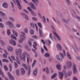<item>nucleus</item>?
Masks as SVG:
<instances>
[{
	"instance_id": "obj_1",
	"label": "nucleus",
	"mask_w": 80,
	"mask_h": 80,
	"mask_svg": "<svg viewBox=\"0 0 80 80\" xmlns=\"http://www.w3.org/2000/svg\"><path fill=\"white\" fill-rule=\"evenodd\" d=\"M27 56V62L28 64L29 63V60L30 58V55L28 54V53L27 52H25L23 55L20 56V58L21 60H22L23 62H25V56Z\"/></svg>"
},
{
	"instance_id": "obj_2",
	"label": "nucleus",
	"mask_w": 80,
	"mask_h": 80,
	"mask_svg": "<svg viewBox=\"0 0 80 80\" xmlns=\"http://www.w3.org/2000/svg\"><path fill=\"white\" fill-rule=\"evenodd\" d=\"M66 65L68 69H70L72 68V63L70 61H67L66 62Z\"/></svg>"
},
{
	"instance_id": "obj_3",
	"label": "nucleus",
	"mask_w": 80,
	"mask_h": 80,
	"mask_svg": "<svg viewBox=\"0 0 80 80\" xmlns=\"http://www.w3.org/2000/svg\"><path fill=\"white\" fill-rule=\"evenodd\" d=\"M22 50L21 48L17 49L15 50V54L16 56H19V54L22 53Z\"/></svg>"
},
{
	"instance_id": "obj_4",
	"label": "nucleus",
	"mask_w": 80,
	"mask_h": 80,
	"mask_svg": "<svg viewBox=\"0 0 80 80\" xmlns=\"http://www.w3.org/2000/svg\"><path fill=\"white\" fill-rule=\"evenodd\" d=\"M59 54L62 57L59 55H57L56 56V58L58 59V60H62V58H64V56L63 55V54L61 53H60Z\"/></svg>"
},
{
	"instance_id": "obj_5",
	"label": "nucleus",
	"mask_w": 80,
	"mask_h": 80,
	"mask_svg": "<svg viewBox=\"0 0 80 80\" xmlns=\"http://www.w3.org/2000/svg\"><path fill=\"white\" fill-rule=\"evenodd\" d=\"M28 5H29L31 8H32V9H33V10H37V7L34 5V4L32 2H30L28 4Z\"/></svg>"
},
{
	"instance_id": "obj_6",
	"label": "nucleus",
	"mask_w": 80,
	"mask_h": 80,
	"mask_svg": "<svg viewBox=\"0 0 80 80\" xmlns=\"http://www.w3.org/2000/svg\"><path fill=\"white\" fill-rule=\"evenodd\" d=\"M20 39L19 40V42L20 43H23V41L24 40H25L26 38L25 37L23 36L22 35H20Z\"/></svg>"
},
{
	"instance_id": "obj_7",
	"label": "nucleus",
	"mask_w": 80,
	"mask_h": 80,
	"mask_svg": "<svg viewBox=\"0 0 80 80\" xmlns=\"http://www.w3.org/2000/svg\"><path fill=\"white\" fill-rule=\"evenodd\" d=\"M9 43L13 46H16V45H17L16 42H15V41L13 39L10 40L9 41Z\"/></svg>"
},
{
	"instance_id": "obj_8",
	"label": "nucleus",
	"mask_w": 80,
	"mask_h": 80,
	"mask_svg": "<svg viewBox=\"0 0 80 80\" xmlns=\"http://www.w3.org/2000/svg\"><path fill=\"white\" fill-rule=\"evenodd\" d=\"M16 2L17 3V5H18V7L19 9L20 10H22V6H21V5L20 2H19V1L18 0H16Z\"/></svg>"
},
{
	"instance_id": "obj_9",
	"label": "nucleus",
	"mask_w": 80,
	"mask_h": 80,
	"mask_svg": "<svg viewBox=\"0 0 80 80\" xmlns=\"http://www.w3.org/2000/svg\"><path fill=\"white\" fill-rule=\"evenodd\" d=\"M32 1L36 7L38 6V4L39 3V0H32Z\"/></svg>"
},
{
	"instance_id": "obj_10",
	"label": "nucleus",
	"mask_w": 80,
	"mask_h": 80,
	"mask_svg": "<svg viewBox=\"0 0 80 80\" xmlns=\"http://www.w3.org/2000/svg\"><path fill=\"white\" fill-rule=\"evenodd\" d=\"M53 32L54 35L57 37L58 40H59V41L61 40V38H60V36L58 35V34L55 32Z\"/></svg>"
},
{
	"instance_id": "obj_11",
	"label": "nucleus",
	"mask_w": 80,
	"mask_h": 80,
	"mask_svg": "<svg viewBox=\"0 0 80 80\" xmlns=\"http://www.w3.org/2000/svg\"><path fill=\"white\" fill-rule=\"evenodd\" d=\"M8 75L9 78H10V80H15V78H13V77L12 75V74H11V73H10V72H8Z\"/></svg>"
},
{
	"instance_id": "obj_12",
	"label": "nucleus",
	"mask_w": 80,
	"mask_h": 80,
	"mask_svg": "<svg viewBox=\"0 0 80 80\" xmlns=\"http://www.w3.org/2000/svg\"><path fill=\"white\" fill-rule=\"evenodd\" d=\"M58 74L59 78H60L61 80H62V77H63V73L62 72H59Z\"/></svg>"
},
{
	"instance_id": "obj_13",
	"label": "nucleus",
	"mask_w": 80,
	"mask_h": 80,
	"mask_svg": "<svg viewBox=\"0 0 80 80\" xmlns=\"http://www.w3.org/2000/svg\"><path fill=\"white\" fill-rule=\"evenodd\" d=\"M57 48L58 50L60 51L62 50V46H61V45H60V44H57Z\"/></svg>"
},
{
	"instance_id": "obj_14",
	"label": "nucleus",
	"mask_w": 80,
	"mask_h": 80,
	"mask_svg": "<svg viewBox=\"0 0 80 80\" xmlns=\"http://www.w3.org/2000/svg\"><path fill=\"white\" fill-rule=\"evenodd\" d=\"M2 7L4 8H7L8 7V4L6 2H4L2 4Z\"/></svg>"
},
{
	"instance_id": "obj_15",
	"label": "nucleus",
	"mask_w": 80,
	"mask_h": 80,
	"mask_svg": "<svg viewBox=\"0 0 80 80\" xmlns=\"http://www.w3.org/2000/svg\"><path fill=\"white\" fill-rule=\"evenodd\" d=\"M16 62L19 65H20V61L19 59V56H16Z\"/></svg>"
},
{
	"instance_id": "obj_16",
	"label": "nucleus",
	"mask_w": 80,
	"mask_h": 80,
	"mask_svg": "<svg viewBox=\"0 0 80 80\" xmlns=\"http://www.w3.org/2000/svg\"><path fill=\"white\" fill-rule=\"evenodd\" d=\"M8 50L11 52H12L13 51V48L12 46H9L8 47Z\"/></svg>"
},
{
	"instance_id": "obj_17",
	"label": "nucleus",
	"mask_w": 80,
	"mask_h": 80,
	"mask_svg": "<svg viewBox=\"0 0 80 80\" xmlns=\"http://www.w3.org/2000/svg\"><path fill=\"white\" fill-rule=\"evenodd\" d=\"M20 70L21 71V73L22 75H24L25 73V71L24 68H21L20 69Z\"/></svg>"
},
{
	"instance_id": "obj_18",
	"label": "nucleus",
	"mask_w": 80,
	"mask_h": 80,
	"mask_svg": "<svg viewBox=\"0 0 80 80\" xmlns=\"http://www.w3.org/2000/svg\"><path fill=\"white\" fill-rule=\"evenodd\" d=\"M37 72H38V69L37 68H36L33 72V75L34 76H37Z\"/></svg>"
},
{
	"instance_id": "obj_19",
	"label": "nucleus",
	"mask_w": 80,
	"mask_h": 80,
	"mask_svg": "<svg viewBox=\"0 0 80 80\" xmlns=\"http://www.w3.org/2000/svg\"><path fill=\"white\" fill-rule=\"evenodd\" d=\"M68 74H65V77H66V76L67 75H68V76H70L71 75H72V71L71 70H69L68 71Z\"/></svg>"
},
{
	"instance_id": "obj_20",
	"label": "nucleus",
	"mask_w": 80,
	"mask_h": 80,
	"mask_svg": "<svg viewBox=\"0 0 80 80\" xmlns=\"http://www.w3.org/2000/svg\"><path fill=\"white\" fill-rule=\"evenodd\" d=\"M33 48L35 49V50H37V48L35 47H37V43L35 42H34L33 43Z\"/></svg>"
},
{
	"instance_id": "obj_21",
	"label": "nucleus",
	"mask_w": 80,
	"mask_h": 80,
	"mask_svg": "<svg viewBox=\"0 0 80 80\" xmlns=\"http://www.w3.org/2000/svg\"><path fill=\"white\" fill-rule=\"evenodd\" d=\"M67 56L68 57V58L69 60H71L72 59V57H71L70 54V53H68V52H67Z\"/></svg>"
},
{
	"instance_id": "obj_22",
	"label": "nucleus",
	"mask_w": 80,
	"mask_h": 80,
	"mask_svg": "<svg viewBox=\"0 0 80 80\" xmlns=\"http://www.w3.org/2000/svg\"><path fill=\"white\" fill-rule=\"evenodd\" d=\"M57 76V73H54L53 75L51 76V79H53L54 78H55V77H56Z\"/></svg>"
},
{
	"instance_id": "obj_23",
	"label": "nucleus",
	"mask_w": 80,
	"mask_h": 80,
	"mask_svg": "<svg viewBox=\"0 0 80 80\" xmlns=\"http://www.w3.org/2000/svg\"><path fill=\"white\" fill-rule=\"evenodd\" d=\"M12 33L15 35L16 36L18 37V33L14 30H12Z\"/></svg>"
},
{
	"instance_id": "obj_24",
	"label": "nucleus",
	"mask_w": 80,
	"mask_h": 80,
	"mask_svg": "<svg viewBox=\"0 0 80 80\" xmlns=\"http://www.w3.org/2000/svg\"><path fill=\"white\" fill-rule=\"evenodd\" d=\"M57 68L59 70H61V68L62 67H61V65L60 64H58L57 65Z\"/></svg>"
},
{
	"instance_id": "obj_25",
	"label": "nucleus",
	"mask_w": 80,
	"mask_h": 80,
	"mask_svg": "<svg viewBox=\"0 0 80 80\" xmlns=\"http://www.w3.org/2000/svg\"><path fill=\"white\" fill-rule=\"evenodd\" d=\"M11 38L14 39V40H17V38L15 37V35H11Z\"/></svg>"
},
{
	"instance_id": "obj_26",
	"label": "nucleus",
	"mask_w": 80,
	"mask_h": 80,
	"mask_svg": "<svg viewBox=\"0 0 80 80\" xmlns=\"http://www.w3.org/2000/svg\"><path fill=\"white\" fill-rule=\"evenodd\" d=\"M9 26L10 28H13L15 27L14 25H13V24L12 22H11V24L9 25Z\"/></svg>"
},
{
	"instance_id": "obj_27",
	"label": "nucleus",
	"mask_w": 80,
	"mask_h": 80,
	"mask_svg": "<svg viewBox=\"0 0 80 80\" xmlns=\"http://www.w3.org/2000/svg\"><path fill=\"white\" fill-rule=\"evenodd\" d=\"M31 15H33V16H35L36 15H37V13H36L33 11L31 12Z\"/></svg>"
},
{
	"instance_id": "obj_28",
	"label": "nucleus",
	"mask_w": 80,
	"mask_h": 80,
	"mask_svg": "<svg viewBox=\"0 0 80 80\" xmlns=\"http://www.w3.org/2000/svg\"><path fill=\"white\" fill-rule=\"evenodd\" d=\"M0 43H1V45H2V46H5L6 44H5V43L4 42L2 41V40H0Z\"/></svg>"
},
{
	"instance_id": "obj_29",
	"label": "nucleus",
	"mask_w": 80,
	"mask_h": 80,
	"mask_svg": "<svg viewBox=\"0 0 80 80\" xmlns=\"http://www.w3.org/2000/svg\"><path fill=\"white\" fill-rule=\"evenodd\" d=\"M39 32L40 34V37H42L43 36V33H42V31L40 29H39Z\"/></svg>"
},
{
	"instance_id": "obj_30",
	"label": "nucleus",
	"mask_w": 80,
	"mask_h": 80,
	"mask_svg": "<svg viewBox=\"0 0 80 80\" xmlns=\"http://www.w3.org/2000/svg\"><path fill=\"white\" fill-rule=\"evenodd\" d=\"M44 56L45 57H50V53L47 52L45 54Z\"/></svg>"
},
{
	"instance_id": "obj_31",
	"label": "nucleus",
	"mask_w": 80,
	"mask_h": 80,
	"mask_svg": "<svg viewBox=\"0 0 80 80\" xmlns=\"http://www.w3.org/2000/svg\"><path fill=\"white\" fill-rule=\"evenodd\" d=\"M16 28H20L21 27V24L19 23H17L16 24Z\"/></svg>"
},
{
	"instance_id": "obj_32",
	"label": "nucleus",
	"mask_w": 80,
	"mask_h": 80,
	"mask_svg": "<svg viewBox=\"0 0 80 80\" xmlns=\"http://www.w3.org/2000/svg\"><path fill=\"white\" fill-rule=\"evenodd\" d=\"M43 20V23H46V20L45 19V18L44 16H42V18Z\"/></svg>"
},
{
	"instance_id": "obj_33",
	"label": "nucleus",
	"mask_w": 80,
	"mask_h": 80,
	"mask_svg": "<svg viewBox=\"0 0 80 80\" xmlns=\"http://www.w3.org/2000/svg\"><path fill=\"white\" fill-rule=\"evenodd\" d=\"M46 43L48 45H50L51 44V41L50 40H48L47 41Z\"/></svg>"
},
{
	"instance_id": "obj_34",
	"label": "nucleus",
	"mask_w": 80,
	"mask_h": 80,
	"mask_svg": "<svg viewBox=\"0 0 80 80\" xmlns=\"http://www.w3.org/2000/svg\"><path fill=\"white\" fill-rule=\"evenodd\" d=\"M0 15H1L2 16H5L6 14L4 12H2L1 11H0Z\"/></svg>"
},
{
	"instance_id": "obj_35",
	"label": "nucleus",
	"mask_w": 80,
	"mask_h": 80,
	"mask_svg": "<svg viewBox=\"0 0 80 80\" xmlns=\"http://www.w3.org/2000/svg\"><path fill=\"white\" fill-rule=\"evenodd\" d=\"M16 72L18 75H20V71L19 69H17Z\"/></svg>"
},
{
	"instance_id": "obj_36",
	"label": "nucleus",
	"mask_w": 80,
	"mask_h": 80,
	"mask_svg": "<svg viewBox=\"0 0 80 80\" xmlns=\"http://www.w3.org/2000/svg\"><path fill=\"white\" fill-rule=\"evenodd\" d=\"M72 68H73V70L77 69V67H76V65L74 63L73 64Z\"/></svg>"
},
{
	"instance_id": "obj_37",
	"label": "nucleus",
	"mask_w": 80,
	"mask_h": 80,
	"mask_svg": "<svg viewBox=\"0 0 80 80\" xmlns=\"http://www.w3.org/2000/svg\"><path fill=\"white\" fill-rule=\"evenodd\" d=\"M36 62H37V61H36V60H34L33 63L32 65V67L33 68L34 67V66H35V63H36Z\"/></svg>"
},
{
	"instance_id": "obj_38",
	"label": "nucleus",
	"mask_w": 80,
	"mask_h": 80,
	"mask_svg": "<svg viewBox=\"0 0 80 80\" xmlns=\"http://www.w3.org/2000/svg\"><path fill=\"white\" fill-rule=\"evenodd\" d=\"M34 31L33 30H31L30 31V33L31 35H33L34 34Z\"/></svg>"
},
{
	"instance_id": "obj_39",
	"label": "nucleus",
	"mask_w": 80,
	"mask_h": 80,
	"mask_svg": "<svg viewBox=\"0 0 80 80\" xmlns=\"http://www.w3.org/2000/svg\"><path fill=\"white\" fill-rule=\"evenodd\" d=\"M22 67H23L25 69H27V67L25 64L22 63Z\"/></svg>"
},
{
	"instance_id": "obj_40",
	"label": "nucleus",
	"mask_w": 80,
	"mask_h": 80,
	"mask_svg": "<svg viewBox=\"0 0 80 80\" xmlns=\"http://www.w3.org/2000/svg\"><path fill=\"white\" fill-rule=\"evenodd\" d=\"M73 72L74 75H76L77 73V70L74 69L73 70Z\"/></svg>"
},
{
	"instance_id": "obj_41",
	"label": "nucleus",
	"mask_w": 80,
	"mask_h": 80,
	"mask_svg": "<svg viewBox=\"0 0 80 80\" xmlns=\"http://www.w3.org/2000/svg\"><path fill=\"white\" fill-rule=\"evenodd\" d=\"M12 22L10 21H8L6 22V25H10L12 23Z\"/></svg>"
},
{
	"instance_id": "obj_42",
	"label": "nucleus",
	"mask_w": 80,
	"mask_h": 80,
	"mask_svg": "<svg viewBox=\"0 0 80 80\" xmlns=\"http://www.w3.org/2000/svg\"><path fill=\"white\" fill-rule=\"evenodd\" d=\"M21 35H22V36H23L24 37H25V35H26V34H25V33L24 32H21Z\"/></svg>"
},
{
	"instance_id": "obj_43",
	"label": "nucleus",
	"mask_w": 80,
	"mask_h": 80,
	"mask_svg": "<svg viewBox=\"0 0 80 80\" xmlns=\"http://www.w3.org/2000/svg\"><path fill=\"white\" fill-rule=\"evenodd\" d=\"M2 62H5V63H7V62H8V60L6 59H4L2 60Z\"/></svg>"
},
{
	"instance_id": "obj_44",
	"label": "nucleus",
	"mask_w": 80,
	"mask_h": 80,
	"mask_svg": "<svg viewBox=\"0 0 80 80\" xmlns=\"http://www.w3.org/2000/svg\"><path fill=\"white\" fill-rule=\"evenodd\" d=\"M4 68L5 71H6V72H7V71H8V68H7V66L6 65L4 66Z\"/></svg>"
},
{
	"instance_id": "obj_45",
	"label": "nucleus",
	"mask_w": 80,
	"mask_h": 80,
	"mask_svg": "<svg viewBox=\"0 0 80 80\" xmlns=\"http://www.w3.org/2000/svg\"><path fill=\"white\" fill-rule=\"evenodd\" d=\"M38 25L39 26L40 28H42V24L40 22L38 23Z\"/></svg>"
},
{
	"instance_id": "obj_46",
	"label": "nucleus",
	"mask_w": 80,
	"mask_h": 80,
	"mask_svg": "<svg viewBox=\"0 0 80 80\" xmlns=\"http://www.w3.org/2000/svg\"><path fill=\"white\" fill-rule=\"evenodd\" d=\"M25 48L27 49L29 51H30V48H28L27 45H25Z\"/></svg>"
},
{
	"instance_id": "obj_47",
	"label": "nucleus",
	"mask_w": 80,
	"mask_h": 80,
	"mask_svg": "<svg viewBox=\"0 0 80 80\" xmlns=\"http://www.w3.org/2000/svg\"><path fill=\"white\" fill-rule=\"evenodd\" d=\"M46 72L47 73V74H48L49 73V70H48V68H46Z\"/></svg>"
},
{
	"instance_id": "obj_48",
	"label": "nucleus",
	"mask_w": 80,
	"mask_h": 80,
	"mask_svg": "<svg viewBox=\"0 0 80 80\" xmlns=\"http://www.w3.org/2000/svg\"><path fill=\"white\" fill-rule=\"evenodd\" d=\"M51 39L52 41H56V40H57V39H56V38H55V37H54L52 38Z\"/></svg>"
},
{
	"instance_id": "obj_49",
	"label": "nucleus",
	"mask_w": 80,
	"mask_h": 80,
	"mask_svg": "<svg viewBox=\"0 0 80 80\" xmlns=\"http://www.w3.org/2000/svg\"><path fill=\"white\" fill-rule=\"evenodd\" d=\"M4 27V25L2 23H0V27L3 28Z\"/></svg>"
},
{
	"instance_id": "obj_50",
	"label": "nucleus",
	"mask_w": 80,
	"mask_h": 80,
	"mask_svg": "<svg viewBox=\"0 0 80 80\" xmlns=\"http://www.w3.org/2000/svg\"><path fill=\"white\" fill-rule=\"evenodd\" d=\"M27 9L29 11H30V12H32L33 11L32 10V9H31V8H30V7H28L27 8Z\"/></svg>"
},
{
	"instance_id": "obj_51",
	"label": "nucleus",
	"mask_w": 80,
	"mask_h": 80,
	"mask_svg": "<svg viewBox=\"0 0 80 80\" xmlns=\"http://www.w3.org/2000/svg\"><path fill=\"white\" fill-rule=\"evenodd\" d=\"M7 34H8V35H10L11 34L10 31L9 30H8L7 31Z\"/></svg>"
},
{
	"instance_id": "obj_52",
	"label": "nucleus",
	"mask_w": 80,
	"mask_h": 80,
	"mask_svg": "<svg viewBox=\"0 0 80 80\" xmlns=\"http://www.w3.org/2000/svg\"><path fill=\"white\" fill-rule=\"evenodd\" d=\"M2 56L3 58H7V56L5 54H3Z\"/></svg>"
},
{
	"instance_id": "obj_53",
	"label": "nucleus",
	"mask_w": 80,
	"mask_h": 80,
	"mask_svg": "<svg viewBox=\"0 0 80 80\" xmlns=\"http://www.w3.org/2000/svg\"><path fill=\"white\" fill-rule=\"evenodd\" d=\"M14 63V67H15V68H18V65H17V63L15 62Z\"/></svg>"
},
{
	"instance_id": "obj_54",
	"label": "nucleus",
	"mask_w": 80,
	"mask_h": 80,
	"mask_svg": "<svg viewBox=\"0 0 80 80\" xmlns=\"http://www.w3.org/2000/svg\"><path fill=\"white\" fill-rule=\"evenodd\" d=\"M9 20H12V21H15V19L12 17L9 18Z\"/></svg>"
},
{
	"instance_id": "obj_55",
	"label": "nucleus",
	"mask_w": 80,
	"mask_h": 80,
	"mask_svg": "<svg viewBox=\"0 0 80 80\" xmlns=\"http://www.w3.org/2000/svg\"><path fill=\"white\" fill-rule=\"evenodd\" d=\"M30 68H29L28 75H30Z\"/></svg>"
},
{
	"instance_id": "obj_56",
	"label": "nucleus",
	"mask_w": 80,
	"mask_h": 80,
	"mask_svg": "<svg viewBox=\"0 0 80 80\" xmlns=\"http://www.w3.org/2000/svg\"><path fill=\"white\" fill-rule=\"evenodd\" d=\"M24 32L26 33H28V29L27 28H25L24 29Z\"/></svg>"
},
{
	"instance_id": "obj_57",
	"label": "nucleus",
	"mask_w": 80,
	"mask_h": 80,
	"mask_svg": "<svg viewBox=\"0 0 80 80\" xmlns=\"http://www.w3.org/2000/svg\"><path fill=\"white\" fill-rule=\"evenodd\" d=\"M23 11H24V12H25V13H27V14H28V13H29L28 11L26 10V9H24L23 10Z\"/></svg>"
},
{
	"instance_id": "obj_58",
	"label": "nucleus",
	"mask_w": 80,
	"mask_h": 80,
	"mask_svg": "<svg viewBox=\"0 0 80 80\" xmlns=\"http://www.w3.org/2000/svg\"><path fill=\"white\" fill-rule=\"evenodd\" d=\"M12 8H14V5L12 2H10Z\"/></svg>"
},
{
	"instance_id": "obj_59",
	"label": "nucleus",
	"mask_w": 80,
	"mask_h": 80,
	"mask_svg": "<svg viewBox=\"0 0 80 80\" xmlns=\"http://www.w3.org/2000/svg\"><path fill=\"white\" fill-rule=\"evenodd\" d=\"M32 20H33V21H37V18L34 17H33L32 18Z\"/></svg>"
},
{
	"instance_id": "obj_60",
	"label": "nucleus",
	"mask_w": 80,
	"mask_h": 80,
	"mask_svg": "<svg viewBox=\"0 0 80 80\" xmlns=\"http://www.w3.org/2000/svg\"><path fill=\"white\" fill-rule=\"evenodd\" d=\"M11 58H12V60H13L15 61V57H14V56H11Z\"/></svg>"
},
{
	"instance_id": "obj_61",
	"label": "nucleus",
	"mask_w": 80,
	"mask_h": 80,
	"mask_svg": "<svg viewBox=\"0 0 80 80\" xmlns=\"http://www.w3.org/2000/svg\"><path fill=\"white\" fill-rule=\"evenodd\" d=\"M25 19L26 20H29V18L28 17V16H25Z\"/></svg>"
},
{
	"instance_id": "obj_62",
	"label": "nucleus",
	"mask_w": 80,
	"mask_h": 80,
	"mask_svg": "<svg viewBox=\"0 0 80 80\" xmlns=\"http://www.w3.org/2000/svg\"><path fill=\"white\" fill-rule=\"evenodd\" d=\"M38 16L39 17H40V18H42V15H41V14H40V12H38Z\"/></svg>"
},
{
	"instance_id": "obj_63",
	"label": "nucleus",
	"mask_w": 80,
	"mask_h": 80,
	"mask_svg": "<svg viewBox=\"0 0 80 80\" xmlns=\"http://www.w3.org/2000/svg\"><path fill=\"white\" fill-rule=\"evenodd\" d=\"M73 80H78V78L77 77H73Z\"/></svg>"
},
{
	"instance_id": "obj_64",
	"label": "nucleus",
	"mask_w": 80,
	"mask_h": 80,
	"mask_svg": "<svg viewBox=\"0 0 80 80\" xmlns=\"http://www.w3.org/2000/svg\"><path fill=\"white\" fill-rule=\"evenodd\" d=\"M31 27H35V25H34V24L32 23H31Z\"/></svg>"
}]
</instances>
